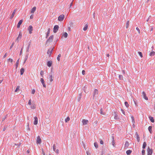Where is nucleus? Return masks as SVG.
I'll return each instance as SVG.
<instances>
[{"label": "nucleus", "instance_id": "obj_13", "mask_svg": "<svg viewBox=\"0 0 155 155\" xmlns=\"http://www.w3.org/2000/svg\"><path fill=\"white\" fill-rule=\"evenodd\" d=\"M53 38V35H51L48 38V39L47 41V42L49 41L50 40H51V41H52Z\"/></svg>", "mask_w": 155, "mask_h": 155}, {"label": "nucleus", "instance_id": "obj_50", "mask_svg": "<svg viewBox=\"0 0 155 155\" xmlns=\"http://www.w3.org/2000/svg\"><path fill=\"white\" fill-rule=\"evenodd\" d=\"M134 104L136 105V106H137V102L135 100H134Z\"/></svg>", "mask_w": 155, "mask_h": 155}, {"label": "nucleus", "instance_id": "obj_37", "mask_svg": "<svg viewBox=\"0 0 155 155\" xmlns=\"http://www.w3.org/2000/svg\"><path fill=\"white\" fill-rule=\"evenodd\" d=\"M81 93H80L78 96V101H79L81 98Z\"/></svg>", "mask_w": 155, "mask_h": 155}, {"label": "nucleus", "instance_id": "obj_17", "mask_svg": "<svg viewBox=\"0 0 155 155\" xmlns=\"http://www.w3.org/2000/svg\"><path fill=\"white\" fill-rule=\"evenodd\" d=\"M50 30H50V28H49L48 29V31H47V33L46 34V38H48V37L49 36V35H50Z\"/></svg>", "mask_w": 155, "mask_h": 155}, {"label": "nucleus", "instance_id": "obj_26", "mask_svg": "<svg viewBox=\"0 0 155 155\" xmlns=\"http://www.w3.org/2000/svg\"><path fill=\"white\" fill-rule=\"evenodd\" d=\"M155 55V52L154 51H152L150 52L149 55L150 56H154Z\"/></svg>", "mask_w": 155, "mask_h": 155}, {"label": "nucleus", "instance_id": "obj_56", "mask_svg": "<svg viewBox=\"0 0 155 155\" xmlns=\"http://www.w3.org/2000/svg\"><path fill=\"white\" fill-rule=\"evenodd\" d=\"M35 91L34 89L33 90L31 91V93L33 94H34L35 93Z\"/></svg>", "mask_w": 155, "mask_h": 155}, {"label": "nucleus", "instance_id": "obj_32", "mask_svg": "<svg viewBox=\"0 0 155 155\" xmlns=\"http://www.w3.org/2000/svg\"><path fill=\"white\" fill-rule=\"evenodd\" d=\"M94 145L96 148H97L98 147V145L96 142H95L94 143Z\"/></svg>", "mask_w": 155, "mask_h": 155}, {"label": "nucleus", "instance_id": "obj_47", "mask_svg": "<svg viewBox=\"0 0 155 155\" xmlns=\"http://www.w3.org/2000/svg\"><path fill=\"white\" fill-rule=\"evenodd\" d=\"M136 29V30L138 31V33L139 34H140V30L139 29V28H138V27H137Z\"/></svg>", "mask_w": 155, "mask_h": 155}, {"label": "nucleus", "instance_id": "obj_3", "mask_svg": "<svg viewBox=\"0 0 155 155\" xmlns=\"http://www.w3.org/2000/svg\"><path fill=\"white\" fill-rule=\"evenodd\" d=\"M147 155H152L153 153V150L150 149V147H148L147 148Z\"/></svg>", "mask_w": 155, "mask_h": 155}, {"label": "nucleus", "instance_id": "obj_9", "mask_svg": "<svg viewBox=\"0 0 155 155\" xmlns=\"http://www.w3.org/2000/svg\"><path fill=\"white\" fill-rule=\"evenodd\" d=\"M93 97H94L96 94H98V90L97 89H95L94 91Z\"/></svg>", "mask_w": 155, "mask_h": 155}, {"label": "nucleus", "instance_id": "obj_16", "mask_svg": "<svg viewBox=\"0 0 155 155\" xmlns=\"http://www.w3.org/2000/svg\"><path fill=\"white\" fill-rule=\"evenodd\" d=\"M52 64V61H49L48 62L47 64V65L49 67H50L51 66Z\"/></svg>", "mask_w": 155, "mask_h": 155}, {"label": "nucleus", "instance_id": "obj_61", "mask_svg": "<svg viewBox=\"0 0 155 155\" xmlns=\"http://www.w3.org/2000/svg\"><path fill=\"white\" fill-rule=\"evenodd\" d=\"M100 143L101 144H103L104 143L103 141L102 140H101L100 141Z\"/></svg>", "mask_w": 155, "mask_h": 155}, {"label": "nucleus", "instance_id": "obj_41", "mask_svg": "<svg viewBox=\"0 0 155 155\" xmlns=\"http://www.w3.org/2000/svg\"><path fill=\"white\" fill-rule=\"evenodd\" d=\"M19 88H20V86H18L17 87H16V89L15 90V92H17L19 90Z\"/></svg>", "mask_w": 155, "mask_h": 155}, {"label": "nucleus", "instance_id": "obj_20", "mask_svg": "<svg viewBox=\"0 0 155 155\" xmlns=\"http://www.w3.org/2000/svg\"><path fill=\"white\" fill-rule=\"evenodd\" d=\"M115 113V115L114 117V119L115 120H118L119 119V117H118V115L116 113Z\"/></svg>", "mask_w": 155, "mask_h": 155}, {"label": "nucleus", "instance_id": "obj_7", "mask_svg": "<svg viewBox=\"0 0 155 155\" xmlns=\"http://www.w3.org/2000/svg\"><path fill=\"white\" fill-rule=\"evenodd\" d=\"M37 143L39 144L41 143V139L39 136L37 137Z\"/></svg>", "mask_w": 155, "mask_h": 155}, {"label": "nucleus", "instance_id": "obj_5", "mask_svg": "<svg viewBox=\"0 0 155 155\" xmlns=\"http://www.w3.org/2000/svg\"><path fill=\"white\" fill-rule=\"evenodd\" d=\"M33 27L31 25H30L28 28V30L29 31V33L31 34L32 33V31H33Z\"/></svg>", "mask_w": 155, "mask_h": 155}, {"label": "nucleus", "instance_id": "obj_46", "mask_svg": "<svg viewBox=\"0 0 155 155\" xmlns=\"http://www.w3.org/2000/svg\"><path fill=\"white\" fill-rule=\"evenodd\" d=\"M56 146L55 144H54L53 146V149L54 151H55V150H56Z\"/></svg>", "mask_w": 155, "mask_h": 155}, {"label": "nucleus", "instance_id": "obj_59", "mask_svg": "<svg viewBox=\"0 0 155 155\" xmlns=\"http://www.w3.org/2000/svg\"><path fill=\"white\" fill-rule=\"evenodd\" d=\"M7 53H6L4 55L3 58H4L7 56Z\"/></svg>", "mask_w": 155, "mask_h": 155}, {"label": "nucleus", "instance_id": "obj_27", "mask_svg": "<svg viewBox=\"0 0 155 155\" xmlns=\"http://www.w3.org/2000/svg\"><path fill=\"white\" fill-rule=\"evenodd\" d=\"M131 152L132 151L130 150H128L126 151V153L127 155H130Z\"/></svg>", "mask_w": 155, "mask_h": 155}, {"label": "nucleus", "instance_id": "obj_45", "mask_svg": "<svg viewBox=\"0 0 155 155\" xmlns=\"http://www.w3.org/2000/svg\"><path fill=\"white\" fill-rule=\"evenodd\" d=\"M145 151L144 150H143L142 151V155H144L145 153Z\"/></svg>", "mask_w": 155, "mask_h": 155}, {"label": "nucleus", "instance_id": "obj_31", "mask_svg": "<svg viewBox=\"0 0 155 155\" xmlns=\"http://www.w3.org/2000/svg\"><path fill=\"white\" fill-rule=\"evenodd\" d=\"M28 54H27L25 56V58L24 59V63H25V62L26 61V60H27V59H28Z\"/></svg>", "mask_w": 155, "mask_h": 155}, {"label": "nucleus", "instance_id": "obj_38", "mask_svg": "<svg viewBox=\"0 0 155 155\" xmlns=\"http://www.w3.org/2000/svg\"><path fill=\"white\" fill-rule=\"evenodd\" d=\"M61 57V54H59L58 56V57H57V60L58 61H60V58Z\"/></svg>", "mask_w": 155, "mask_h": 155}, {"label": "nucleus", "instance_id": "obj_53", "mask_svg": "<svg viewBox=\"0 0 155 155\" xmlns=\"http://www.w3.org/2000/svg\"><path fill=\"white\" fill-rule=\"evenodd\" d=\"M121 110L122 113H123V114L124 115H125V112L124 111V110H123L122 109H121Z\"/></svg>", "mask_w": 155, "mask_h": 155}, {"label": "nucleus", "instance_id": "obj_49", "mask_svg": "<svg viewBox=\"0 0 155 155\" xmlns=\"http://www.w3.org/2000/svg\"><path fill=\"white\" fill-rule=\"evenodd\" d=\"M14 44H15L14 43V42H13L12 43V44L11 45L10 47V49H11L12 48V47H13V46H14Z\"/></svg>", "mask_w": 155, "mask_h": 155}, {"label": "nucleus", "instance_id": "obj_40", "mask_svg": "<svg viewBox=\"0 0 155 155\" xmlns=\"http://www.w3.org/2000/svg\"><path fill=\"white\" fill-rule=\"evenodd\" d=\"M139 54L141 57V58L143 57L142 54L141 52L140 51H138V52Z\"/></svg>", "mask_w": 155, "mask_h": 155}, {"label": "nucleus", "instance_id": "obj_19", "mask_svg": "<svg viewBox=\"0 0 155 155\" xmlns=\"http://www.w3.org/2000/svg\"><path fill=\"white\" fill-rule=\"evenodd\" d=\"M149 117L150 120L153 123L154 122V120L153 117H151V116H150Z\"/></svg>", "mask_w": 155, "mask_h": 155}, {"label": "nucleus", "instance_id": "obj_12", "mask_svg": "<svg viewBox=\"0 0 155 155\" xmlns=\"http://www.w3.org/2000/svg\"><path fill=\"white\" fill-rule=\"evenodd\" d=\"M83 124L84 125H86L88 122V120H87L83 119L82 121Z\"/></svg>", "mask_w": 155, "mask_h": 155}, {"label": "nucleus", "instance_id": "obj_21", "mask_svg": "<svg viewBox=\"0 0 155 155\" xmlns=\"http://www.w3.org/2000/svg\"><path fill=\"white\" fill-rule=\"evenodd\" d=\"M88 25L87 24H86L85 25V26L83 28V30L84 31L87 30L88 28Z\"/></svg>", "mask_w": 155, "mask_h": 155}, {"label": "nucleus", "instance_id": "obj_55", "mask_svg": "<svg viewBox=\"0 0 155 155\" xmlns=\"http://www.w3.org/2000/svg\"><path fill=\"white\" fill-rule=\"evenodd\" d=\"M55 152L57 153H58L59 150L58 149H57L55 150V151H54Z\"/></svg>", "mask_w": 155, "mask_h": 155}, {"label": "nucleus", "instance_id": "obj_44", "mask_svg": "<svg viewBox=\"0 0 155 155\" xmlns=\"http://www.w3.org/2000/svg\"><path fill=\"white\" fill-rule=\"evenodd\" d=\"M86 87H84H84L83 89V90L84 91V92L85 93H87V92L86 91Z\"/></svg>", "mask_w": 155, "mask_h": 155}, {"label": "nucleus", "instance_id": "obj_57", "mask_svg": "<svg viewBox=\"0 0 155 155\" xmlns=\"http://www.w3.org/2000/svg\"><path fill=\"white\" fill-rule=\"evenodd\" d=\"M85 71L84 70H82V74H83V75H84L85 74Z\"/></svg>", "mask_w": 155, "mask_h": 155}, {"label": "nucleus", "instance_id": "obj_23", "mask_svg": "<svg viewBox=\"0 0 155 155\" xmlns=\"http://www.w3.org/2000/svg\"><path fill=\"white\" fill-rule=\"evenodd\" d=\"M25 71V69L23 68H21L20 70V72L21 73V75H22L24 72Z\"/></svg>", "mask_w": 155, "mask_h": 155}, {"label": "nucleus", "instance_id": "obj_2", "mask_svg": "<svg viewBox=\"0 0 155 155\" xmlns=\"http://www.w3.org/2000/svg\"><path fill=\"white\" fill-rule=\"evenodd\" d=\"M59 28V26L58 25H55L54 26L53 28V32L54 33H56L58 30Z\"/></svg>", "mask_w": 155, "mask_h": 155}, {"label": "nucleus", "instance_id": "obj_39", "mask_svg": "<svg viewBox=\"0 0 155 155\" xmlns=\"http://www.w3.org/2000/svg\"><path fill=\"white\" fill-rule=\"evenodd\" d=\"M68 34L66 32H65L63 34V36L65 38H66L68 36Z\"/></svg>", "mask_w": 155, "mask_h": 155}, {"label": "nucleus", "instance_id": "obj_58", "mask_svg": "<svg viewBox=\"0 0 155 155\" xmlns=\"http://www.w3.org/2000/svg\"><path fill=\"white\" fill-rule=\"evenodd\" d=\"M8 61H11V62H12V61H13V60L12 59H11V58H9L8 59Z\"/></svg>", "mask_w": 155, "mask_h": 155}, {"label": "nucleus", "instance_id": "obj_62", "mask_svg": "<svg viewBox=\"0 0 155 155\" xmlns=\"http://www.w3.org/2000/svg\"><path fill=\"white\" fill-rule=\"evenodd\" d=\"M33 17V15H31L30 17V18L32 19Z\"/></svg>", "mask_w": 155, "mask_h": 155}, {"label": "nucleus", "instance_id": "obj_33", "mask_svg": "<svg viewBox=\"0 0 155 155\" xmlns=\"http://www.w3.org/2000/svg\"><path fill=\"white\" fill-rule=\"evenodd\" d=\"M31 107L32 109H35L36 108V105L35 104H33L31 105Z\"/></svg>", "mask_w": 155, "mask_h": 155}, {"label": "nucleus", "instance_id": "obj_29", "mask_svg": "<svg viewBox=\"0 0 155 155\" xmlns=\"http://www.w3.org/2000/svg\"><path fill=\"white\" fill-rule=\"evenodd\" d=\"M70 120V118L69 117H68L67 118L65 119V122L66 123L68 122Z\"/></svg>", "mask_w": 155, "mask_h": 155}, {"label": "nucleus", "instance_id": "obj_10", "mask_svg": "<svg viewBox=\"0 0 155 155\" xmlns=\"http://www.w3.org/2000/svg\"><path fill=\"white\" fill-rule=\"evenodd\" d=\"M35 120L34 122V124L36 125L38 124V119L37 117H34Z\"/></svg>", "mask_w": 155, "mask_h": 155}, {"label": "nucleus", "instance_id": "obj_22", "mask_svg": "<svg viewBox=\"0 0 155 155\" xmlns=\"http://www.w3.org/2000/svg\"><path fill=\"white\" fill-rule=\"evenodd\" d=\"M148 129L150 133V134H151L152 133V126H150L148 127Z\"/></svg>", "mask_w": 155, "mask_h": 155}, {"label": "nucleus", "instance_id": "obj_11", "mask_svg": "<svg viewBox=\"0 0 155 155\" xmlns=\"http://www.w3.org/2000/svg\"><path fill=\"white\" fill-rule=\"evenodd\" d=\"M22 22V20H21L19 21L17 25V27L18 28H19L20 27V26Z\"/></svg>", "mask_w": 155, "mask_h": 155}, {"label": "nucleus", "instance_id": "obj_63", "mask_svg": "<svg viewBox=\"0 0 155 155\" xmlns=\"http://www.w3.org/2000/svg\"><path fill=\"white\" fill-rule=\"evenodd\" d=\"M42 84L43 87H46V86L45 85V83H44V84Z\"/></svg>", "mask_w": 155, "mask_h": 155}, {"label": "nucleus", "instance_id": "obj_60", "mask_svg": "<svg viewBox=\"0 0 155 155\" xmlns=\"http://www.w3.org/2000/svg\"><path fill=\"white\" fill-rule=\"evenodd\" d=\"M29 45H28V47L27 48L26 51H27V52L28 51V50H29Z\"/></svg>", "mask_w": 155, "mask_h": 155}, {"label": "nucleus", "instance_id": "obj_28", "mask_svg": "<svg viewBox=\"0 0 155 155\" xmlns=\"http://www.w3.org/2000/svg\"><path fill=\"white\" fill-rule=\"evenodd\" d=\"M147 146L146 143L145 142H144L143 143L142 148L143 149H144Z\"/></svg>", "mask_w": 155, "mask_h": 155}, {"label": "nucleus", "instance_id": "obj_43", "mask_svg": "<svg viewBox=\"0 0 155 155\" xmlns=\"http://www.w3.org/2000/svg\"><path fill=\"white\" fill-rule=\"evenodd\" d=\"M119 79L121 80L123 79V76L121 75H119Z\"/></svg>", "mask_w": 155, "mask_h": 155}, {"label": "nucleus", "instance_id": "obj_51", "mask_svg": "<svg viewBox=\"0 0 155 155\" xmlns=\"http://www.w3.org/2000/svg\"><path fill=\"white\" fill-rule=\"evenodd\" d=\"M28 104L30 105H31V100H29L28 102Z\"/></svg>", "mask_w": 155, "mask_h": 155}, {"label": "nucleus", "instance_id": "obj_48", "mask_svg": "<svg viewBox=\"0 0 155 155\" xmlns=\"http://www.w3.org/2000/svg\"><path fill=\"white\" fill-rule=\"evenodd\" d=\"M18 64H19V61H18V60L16 62V68H17V67L18 66Z\"/></svg>", "mask_w": 155, "mask_h": 155}, {"label": "nucleus", "instance_id": "obj_6", "mask_svg": "<svg viewBox=\"0 0 155 155\" xmlns=\"http://www.w3.org/2000/svg\"><path fill=\"white\" fill-rule=\"evenodd\" d=\"M142 94L143 97L144 98V99L146 100H148V98L146 96V93L144 91H143L142 93Z\"/></svg>", "mask_w": 155, "mask_h": 155}, {"label": "nucleus", "instance_id": "obj_64", "mask_svg": "<svg viewBox=\"0 0 155 155\" xmlns=\"http://www.w3.org/2000/svg\"><path fill=\"white\" fill-rule=\"evenodd\" d=\"M112 140H113V141H114V136H112Z\"/></svg>", "mask_w": 155, "mask_h": 155}, {"label": "nucleus", "instance_id": "obj_25", "mask_svg": "<svg viewBox=\"0 0 155 155\" xmlns=\"http://www.w3.org/2000/svg\"><path fill=\"white\" fill-rule=\"evenodd\" d=\"M136 135L137 137V141H138V142H139L140 140V137H139V135L138 134L137 132H136Z\"/></svg>", "mask_w": 155, "mask_h": 155}, {"label": "nucleus", "instance_id": "obj_4", "mask_svg": "<svg viewBox=\"0 0 155 155\" xmlns=\"http://www.w3.org/2000/svg\"><path fill=\"white\" fill-rule=\"evenodd\" d=\"M64 17V15H60L58 18V20L59 21H62Z\"/></svg>", "mask_w": 155, "mask_h": 155}, {"label": "nucleus", "instance_id": "obj_15", "mask_svg": "<svg viewBox=\"0 0 155 155\" xmlns=\"http://www.w3.org/2000/svg\"><path fill=\"white\" fill-rule=\"evenodd\" d=\"M16 12V10L15 9L14 10L13 12L11 15V16L10 17V18L11 19H12L14 17V15L15 13Z\"/></svg>", "mask_w": 155, "mask_h": 155}, {"label": "nucleus", "instance_id": "obj_52", "mask_svg": "<svg viewBox=\"0 0 155 155\" xmlns=\"http://www.w3.org/2000/svg\"><path fill=\"white\" fill-rule=\"evenodd\" d=\"M112 145L114 146V145L115 144V142L114 141H114L112 140Z\"/></svg>", "mask_w": 155, "mask_h": 155}, {"label": "nucleus", "instance_id": "obj_14", "mask_svg": "<svg viewBox=\"0 0 155 155\" xmlns=\"http://www.w3.org/2000/svg\"><path fill=\"white\" fill-rule=\"evenodd\" d=\"M129 146V142L127 141H126L125 143V146H124V148H127V147H128Z\"/></svg>", "mask_w": 155, "mask_h": 155}, {"label": "nucleus", "instance_id": "obj_30", "mask_svg": "<svg viewBox=\"0 0 155 155\" xmlns=\"http://www.w3.org/2000/svg\"><path fill=\"white\" fill-rule=\"evenodd\" d=\"M129 21H127V23H126V28H127L129 27Z\"/></svg>", "mask_w": 155, "mask_h": 155}, {"label": "nucleus", "instance_id": "obj_18", "mask_svg": "<svg viewBox=\"0 0 155 155\" xmlns=\"http://www.w3.org/2000/svg\"><path fill=\"white\" fill-rule=\"evenodd\" d=\"M36 9V7L35 6L33 8L31 9V13H33L35 11Z\"/></svg>", "mask_w": 155, "mask_h": 155}, {"label": "nucleus", "instance_id": "obj_42", "mask_svg": "<svg viewBox=\"0 0 155 155\" xmlns=\"http://www.w3.org/2000/svg\"><path fill=\"white\" fill-rule=\"evenodd\" d=\"M40 81L42 84H44V80L42 78H41Z\"/></svg>", "mask_w": 155, "mask_h": 155}, {"label": "nucleus", "instance_id": "obj_8", "mask_svg": "<svg viewBox=\"0 0 155 155\" xmlns=\"http://www.w3.org/2000/svg\"><path fill=\"white\" fill-rule=\"evenodd\" d=\"M21 36H22V34L20 32L18 35V37H17V39L16 40V41H17V42H18V41H19V39L20 40L21 38Z\"/></svg>", "mask_w": 155, "mask_h": 155}, {"label": "nucleus", "instance_id": "obj_54", "mask_svg": "<svg viewBox=\"0 0 155 155\" xmlns=\"http://www.w3.org/2000/svg\"><path fill=\"white\" fill-rule=\"evenodd\" d=\"M131 118H132L133 122H134V117L133 116H131Z\"/></svg>", "mask_w": 155, "mask_h": 155}, {"label": "nucleus", "instance_id": "obj_36", "mask_svg": "<svg viewBox=\"0 0 155 155\" xmlns=\"http://www.w3.org/2000/svg\"><path fill=\"white\" fill-rule=\"evenodd\" d=\"M44 71H41L40 72V75L42 78L43 77Z\"/></svg>", "mask_w": 155, "mask_h": 155}, {"label": "nucleus", "instance_id": "obj_1", "mask_svg": "<svg viewBox=\"0 0 155 155\" xmlns=\"http://www.w3.org/2000/svg\"><path fill=\"white\" fill-rule=\"evenodd\" d=\"M54 48H50L49 49H48L47 53L49 55V57L51 56V54L52 53V52L54 49Z\"/></svg>", "mask_w": 155, "mask_h": 155}, {"label": "nucleus", "instance_id": "obj_34", "mask_svg": "<svg viewBox=\"0 0 155 155\" xmlns=\"http://www.w3.org/2000/svg\"><path fill=\"white\" fill-rule=\"evenodd\" d=\"M100 113L101 114H103V115L105 114V113L103 112V110L102 108H101V109L100 110Z\"/></svg>", "mask_w": 155, "mask_h": 155}, {"label": "nucleus", "instance_id": "obj_35", "mask_svg": "<svg viewBox=\"0 0 155 155\" xmlns=\"http://www.w3.org/2000/svg\"><path fill=\"white\" fill-rule=\"evenodd\" d=\"M124 104H125V105L127 107H128L129 106V105L128 102L127 101H125L124 103Z\"/></svg>", "mask_w": 155, "mask_h": 155}, {"label": "nucleus", "instance_id": "obj_24", "mask_svg": "<svg viewBox=\"0 0 155 155\" xmlns=\"http://www.w3.org/2000/svg\"><path fill=\"white\" fill-rule=\"evenodd\" d=\"M54 77V76L52 74H51L50 75L49 78H50V81L51 82H52L53 81V78Z\"/></svg>", "mask_w": 155, "mask_h": 155}]
</instances>
